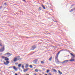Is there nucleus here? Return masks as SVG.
Listing matches in <instances>:
<instances>
[{
  "label": "nucleus",
  "mask_w": 75,
  "mask_h": 75,
  "mask_svg": "<svg viewBox=\"0 0 75 75\" xmlns=\"http://www.w3.org/2000/svg\"><path fill=\"white\" fill-rule=\"evenodd\" d=\"M11 55H12V54H11L9 52H8L5 54V55L6 57H10Z\"/></svg>",
  "instance_id": "1"
},
{
  "label": "nucleus",
  "mask_w": 75,
  "mask_h": 75,
  "mask_svg": "<svg viewBox=\"0 0 75 75\" xmlns=\"http://www.w3.org/2000/svg\"><path fill=\"white\" fill-rule=\"evenodd\" d=\"M2 58L3 59H5L4 60L5 61H8L9 59L7 57H5L4 56H2Z\"/></svg>",
  "instance_id": "2"
},
{
  "label": "nucleus",
  "mask_w": 75,
  "mask_h": 75,
  "mask_svg": "<svg viewBox=\"0 0 75 75\" xmlns=\"http://www.w3.org/2000/svg\"><path fill=\"white\" fill-rule=\"evenodd\" d=\"M37 47L36 45H33L32 47V48L31 49H30V50H34V49H35Z\"/></svg>",
  "instance_id": "3"
},
{
  "label": "nucleus",
  "mask_w": 75,
  "mask_h": 75,
  "mask_svg": "<svg viewBox=\"0 0 75 75\" xmlns=\"http://www.w3.org/2000/svg\"><path fill=\"white\" fill-rule=\"evenodd\" d=\"M4 46L3 47L1 48L0 50V52H2L3 51H4Z\"/></svg>",
  "instance_id": "4"
},
{
  "label": "nucleus",
  "mask_w": 75,
  "mask_h": 75,
  "mask_svg": "<svg viewBox=\"0 0 75 75\" xmlns=\"http://www.w3.org/2000/svg\"><path fill=\"white\" fill-rule=\"evenodd\" d=\"M68 62V60H64L62 62H61V63H62V64H65V63H67Z\"/></svg>",
  "instance_id": "5"
},
{
  "label": "nucleus",
  "mask_w": 75,
  "mask_h": 75,
  "mask_svg": "<svg viewBox=\"0 0 75 75\" xmlns=\"http://www.w3.org/2000/svg\"><path fill=\"white\" fill-rule=\"evenodd\" d=\"M4 64L5 65H8L9 64V61H7L6 62H4Z\"/></svg>",
  "instance_id": "6"
},
{
  "label": "nucleus",
  "mask_w": 75,
  "mask_h": 75,
  "mask_svg": "<svg viewBox=\"0 0 75 75\" xmlns=\"http://www.w3.org/2000/svg\"><path fill=\"white\" fill-rule=\"evenodd\" d=\"M55 59L56 62H59V61H58V57H55Z\"/></svg>",
  "instance_id": "7"
},
{
  "label": "nucleus",
  "mask_w": 75,
  "mask_h": 75,
  "mask_svg": "<svg viewBox=\"0 0 75 75\" xmlns=\"http://www.w3.org/2000/svg\"><path fill=\"white\" fill-rule=\"evenodd\" d=\"M13 68L15 71H17V70H18V69L16 67V66H13Z\"/></svg>",
  "instance_id": "8"
},
{
  "label": "nucleus",
  "mask_w": 75,
  "mask_h": 75,
  "mask_svg": "<svg viewBox=\"0 0 75 75\" xmlns=\"http://www.w3.org/2000/svg\"><path fill=\"white\" fill-rule=\"evenodd\" d=\"M37 61H38V59H36L33 61V63H34V64H36Z\"/></svg>",
  "instance_id": "9"
},
{
  "label": "nucleus",
  "mask_w": 75,
  "mask_h": 75,
  "mask_svg": "<svg viewBox=\"0 0 75 75\" xmlns=\"http://www.w3.org/2000/svg\"><path fill=\"white\" fill-rule=\"evenodd\" d=\"M17 61V59L16 58H15L13 59V61L14 62H16Z\"/></svg>",
  "instance_id": "10"
},
{
  "label": "nucleus",
  "mask_w": 75,
  "mask_h": 75,
  "mask_svg": "<svg viewBox=\"0 0 75 75\" xmlns=\"http://www.w3.org/2000/svg\"><path fill=\"white\" fill-rule=\"evenodd\" d=\"M28 70V69H24L23 70V71L24 72H27V71Z\"/></svg>",
  "instance_id": "11"
},
{
  "label": "nucleus",
  "mask_w": 75,
  "mask_h": 75,
  "mask_svg": "<svg viewBox=\"0 0 75 75\" xmlns=\"http://www.w3.org/2000/svg\"><path fill=\"white\" fill-rule=\"evenodd\" d=\"M41 6L42 8H43V9H44V10L45 9V6H44V5L42 4Z\"/></svg>",
  "instance_id": "12"
},
{
  "label": "nucleus",
  "mask_w": 75,
  "mask_h": 75,
  "mask_svg": "<svg viewBox=\"0 0 75 75\" xmlns=\"http://www.w3.org/2000/svg\"><path fill=\"white\" fill-rule=\"evenodd\" d=\"M69 61H71V62H73V61H74V59H72V58H71V59L69 60Z\"/></svg>",
  "instance_id": "13"
},
{
  "label": "nucleus",
  "mask_w": 75,
  "mask_h": 75,
  "mask_svg": "<svg viewBox=\"0 0 75 75\" xmlns=\"http://www.w3.org/2000/svg\"><path fill=\"white\" fill-rule=\"evenodd\" d=\"M42 10V8L41 7H39L38 9L39 11H40V10Z\"/></svg>",
  "instance_id": "14"
},
{
  "label": "nucleus",
  "mask_w": 75,
  "mask_h": 75,
  "mask_svg": "<svg viewBox=\"0 0 75 75\" xmlns=\"http://www.w3.org/2000/svg\"><path fill=\"white\" fill-rule=\"evenodd\" d=\"M60 53V52H59L57 54V56L56 57H58V55H59V54Z\"/></svg>",
  "instance_id": "15"
},
{
  "label": "nucleus",
  "mask_w": 75,
  "mask_h": 75,
  "mask_svg": "<svg viewBox=\"0 0 75 75\" xmlns=\"http://www.w3.org/2000/svg\"><path fill=\"white\" fill-rule=\"evenodd\" d=\"M58 72H59V74H62V72H61L60 71L58 70Z\"/></svg>",
  "instance_id": "16"
},
{
  "label": "nucleus",
  "mask_w": 75,
  "mask_h": 75,
  "mask_svg": "<svg viewBox=\"0 0 75 75\" xmlns=\"http://www.w3.org/2000/svg\"><path fill=\"white\" fill-rule=\"evenodd\" d=\"M70 54L71 56H73V58H74V54L72 53H70Z\"/></svg>",
  "instance_id": "17"
},
{
  "label": "nucleus",
  "mask_w": 75,
  "mask_h": 75,
  "mask_svg": "<svg viewBox=\"0 0 75 75\" xmlns=\"http://www.w3.org/2000/svg\"><path fill=\"white\" fill-rule=\"evenodd\" d=\"M35 71L36 72H38V69H35Z\"/></svg>",
  "instance_id": "18"
},
{
  "label": "nucleus",
  "mask_w": 75,
  "mask_h": 75,
  "mask_svg": "<svg viewBox=\"0 0 75 75\" xmlns=\"http://www.w3.org/2000/svg\"><path fill=\"white\" fill-rule=\"evenodd\" d=\"M53 71L54 72H57V70H56L55 69H53Z\"/></svg>",
  "instance_id": "19"
},
{
  "label": "nucleus",
  "mask_w": 75,
  "mask_h": 75,
  "mask_svg": "<svg viewBox=\"0 0 75 75\" xmlns=\"http://www.w3.org/2000/svg\"><path fill=\"white\" fill-rule=\"evenodd\" d=\"M21 64H19L18 65V67L19 68H20V67H21Z\"/></svg>",
  "instance_id": "20"
},
{
  "label": "nucleus",
  "mask_w": 75,
  "mask_h": 75,
  "mask_svg": "<svg viewBox=\"0 0 75 75\" xmlns=\"http://www.w3.org/2000/svg\"><path fill=\"white\" fill-rule=\"evenodd\" d=\"M17 59V60H19V59H20V56H18V57Z\"/></svg>",
  "instance_id": "21"
},
{
  "label": "nucleus",
  "mask_w": 75,
  "mask_h": 75,
  "mask_svg": "<svg viewBox=\"0 0 75 75\" xmlns=\"http://www.w3.org/2000/svg\"><path fill=\"white\" fill-rule=\"evenodd\" d=\"M74 9H73L70 10L69 11H70V12H71L72 11H74Z\"/></svg>",
  "instance_id": "22"
},
{
  "label": "nucleus",
  "mask_w": 75,
  "mask_h": 75,
  "mask_svg": "<svg viewBox=\"0 0 75 75\" xmlns=\"http://www.w3.org/2000/svg\"><path fill=\"white\" fill-rule=\"evenodd\" d=\"M28 67V65L26 64L25 66V68H27V67Z\"/></svg>",
  "instance_id": "23"
},
{
  "label": "nucleus",
  "mask_w": 75,
  "mask_h": 75,
  "mask_svg": "<svg viewBox=\"0 0 75 75\" xmlns=\"http://www.w3.org/2000/svg\"><path fill=\"white\" fill-rule=\"evenodd\" d=\"M30 68H33V66L32 65H30L29 66Z\"/></svg>",
  "instance_id": "24"
},
{
  "label": "nucleus",
  "mask_w": 75,
  "mask_h": 75,
  "mask_svg": "<svg viewBox=\"0 0 75 75\" xmlns=\"http://www.w3.org/2000/svg\"><path fill=\"white\" fill-rule=\"evenodd\" d=\"M49 71H50V70L49 69L47 70V73H48V72H49Z\"/></svg>",
  "instance_id": "25"
},
{
  "label": "nucleus",
  "mask_w": 75,
  "mask_h": 75,
  "mask_svg": "<svg viewBox=\"0 0 75 75\" xmlns=\"http://www.w3.org/2000/svg\"><path fill=\"white\" fill-rule=\"evenodd\" d=\"M52 59V57H50L49 58V61H51V59Z\"/></svg>",
  "instance_id": "26"
},
{
  "label": "nucleus",
  "mask_w": 75,
  "mask_h": 75,
  "mask_svg": "<svg viewBox=\"0 0 75 75\" xmlns=\"http://www.w3.org/2000/svg\"><path fill=\"white\" fill-rule=\"evenodd\" d=\"M24 65H23L22 66V69H24Z\"/></svg>",
  "instance_id": "27"
},
{
  "label": "nucleus",
  "mask_w": 75,
  "mask_h": 75,
  "mask_svg": "<svg viewBox=\"0 0 75 75\" xmlns=\"http://www.w3.org/2000/svg\"><path fill=\"white\" fill-rule=\"evenodd\" d=\"M41 62L42 64H44V61H41Z\"/></svg>",
  "instance_id": "28"
},
{
  "label": "nucleus",
  "mask_w": 75,
  "mask_h": 75,
  "mask_svg": "<svg viewBox=\"0 0 75 75\" xmlns=\"http://www.w3.org/2000/svg\"><path fill=\"white\" fill-rule=\"evenodd\" d=\"M52 20H53V21H54V22H57V21H54L53 19H52Z\"/></svg>",
  "instance_id": "29"
},
{
  "label": "nucleus",
  "mask_w": 75,
  "mask_h": 75,
  "mask_svg": "<svg viewBox=\"0 0 75 75\" xmlns=\"http://www.w3.org/2000/svg\"><path fill=\"white\" fill-rule=\"evenodd\" d=\"M2 8V6H1L0 7V10H1V9Z\"/></svg>",
  "instance_id": "30"
},
{
  "label": "nucleus",
  "mask_w": 75,
  "mask_h": 75,
  "mask_svg": "<svg viewBox=\"0 0 75 75\" xmlns=\"http://www.w3.org/2000/svg\"><path fill=\"white\" fill-rule=\"evenodd\" d=\"M4 5H5V6H6V5H7V4H6V3H4Z\"/></svg>",
  "instance_id": "31"
},
{
  "label": "nucleus",
  "mask_w": 75,
  "mask_h": 75,
  "mask_svg": "<svg viewBox=\"0 0 75 75\" xmlns=\"http://www.w3.org/2000/svg\"><path fill=\"white\" fill-rule=\"evenodd\" d=\"M18 63H15V64L16 65H17V64H18Z\"/></svg>",
  "instance_id": "32"
},
{
  "label": "nucleus",
  "mask_w": 75,
  "mask_h": 75,
  "mask_svg": "<svg viewBox=\"0 0 75 75\" xmlns=\"http://www.w3.org/2000/svg\"><path fill=\"white\" fill-rule=\"evenodd\" d=\"M52 75V74H51V73H49V75Z\"/></svg>",
  "instance_id": "33"
},
{
  "label": "nucleus",
  "mask_w": 75,
  "mask_h": 75,
  "mask_svg": "<svg viewBox=\"0 0 75 75\" xmlns=\"http://www.w3.org/2000/svg\"><path fill=\"white\" fill-rule=\"evenodd\" d=\"M61 51H62V50H61L60 51H59V52H61Z\"/></svg>",
  "instance_id": "34"
},
{
  "label": "nucleus",
  "mask_w": 75,
  "mask_h": 75,
  "mask_svg": "<svg viewBox=\"0 0 75 75\" xmlns=\"http://www.w3.org/2000/svg\"><path fill=\"white\" fill-rule=\"evenodd\" d=\"M24 1H25V2H26V1H25V0H23Z\"/></svg>",
  "instance_id": "35"
},
{
  "label": "nucleus",
  "mask_w": 75,
  "mask_h": 75,
  "mask_svg": "<svg viewBox=\"0 0 75 75\" xmlns=\"http://www.w3.org/2000/svg\"><path fill=\"white\" fill-rule=\"evenodd\" d=\"M0 46L2 47V45H1V44H0Z\"/></svg>",
  "instance_id": "36"
},
{
  "label": "nucleus",
  "mask_w": 75,
  "mask_h": 75,
  "mask_svg": "<svg viewBox=\"0 0 75 75\" xmlns=\"http://www.w3.org/2000/svg\"><path fill=\"white\" fill-rule=\"evenodd\" d=\"M73 9H74V10H75V7L74 8H73Z\"/></svg>",
  "instance_id": "37"
},
{
  "label": "nucleus",
  "mask_w": 75,
  "mask_h": 75,
  "mask_svg": "<svg viewBox=\"0 0 75 75\" xmlns=\"http://www.w3.org/2000/svg\"><path fill=\"white\" fill-rule=\"evenodd\" d=\"M34 75H37V74H34Z\"/></svg>",
  "instance_id": "38"
},
{
  "label": "nucleus",
  "mask_w": 75,
  "mask_h": 75,
  "mask_svg": "<svg viewBox=\"0 0 75 75\" xmlns=\"http://www.w3.org/2000/svg\"><path fill=\"white\" fill-rule=\"evenodd\" d=\"M43 69V70H44L45 69Z\"/></svg>",
  "instance_id": "39"
},
{
  "label": "nucleus",
  "mask_w": 75,
  "mask_h": 75,
  "mask_svg": "<svg viewBox=\"0 0 75 75\" xmlns=\"http://www.w3.org/2000/svg\"><path fill=\"white\" fill-rule=\"evenodd\" d=\"M45 75H47V74H45Z\"/></svg>",
  "instance_id": "40"
},
{
  "label": "nucleus",
  "mask_w": 75,
  "mask_h": 75,
  "mask_svg": "<svg viewBox=\"0 0 75 75\" xmlns=\"http://www.w3.org/2000/svg\"><path fill=\"white\" fill-rule=\"evenodd\" d=\"M1 55H2V53H1Z\"/></svg>",
  "instance_id": "41"
},
{
  "label": "nucleus",
  "mask_w": 75,
  "mask_h": 75,
  "mask_svg": "<svg viewBox=\"0 0 75 75\" xmlns=\"http://www.w3.org/2000/svg\"><path fill=\"white\" fill-rule=\"evenodd\" d=\"M40 71H41V70H39Z\"/></svg>",
  "instance_id": "42"
},
{
  "label": "nucleus",
  "mask_w": 75,
  "mask_h": 75,
  "mask_svg": "<svg viewBox=\"0 0 75 75\" xmlns=\"http://www.w3.org/2000/svg\"><path fill=\"white\" fill-rule=\"evenodd\" d=\"M26 75H29V74H26Z\"/></svg>",
  "instance_id": "43"
},
{
  "label": "nucleus",
  "mask_w": 75,
  "mask_h": 75,
  "mask_svg": "<svg viewBox=\"0 0 75 75\" xmlns=\"http://www.w3.org/2000/svg\"><path fill=\"white\" fill-rule=\"evenodd\" d=\"M35 52H33V53H34Z\"/></svg>",
  "instance_id": "44"
}]
</instances>
